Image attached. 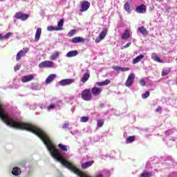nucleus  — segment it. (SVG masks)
<instances>
[{"label":"nucleus","instance_id":"26","mask_svg":"<svg viewBox=\"0 0 177 177\" xmlns=\"http://www.w3.org/2000/svg\"><path fill=\"white\" fill-rule=\"evenodd\" d=\"M143 57H145V55H143L142 54L140 55L139 56L136 57L133 60V64H136L139 63V62H140V60H142V59H143Z\"/></svg>","mask_w":177,"mask_h":177},{"label":"nucleus","instance_id":"13","mask_svg":"<svg viewBox=\"0 0 177 177\" xmlns=\"http://www.w3.org/2000/svg\"><path fill=\"white\" fill-rule=\"evenodd\" d=\"M41 32H42V29L41 28H38L36 30V32H35V42H38V41H39V38H41Z\"/></svg>","mask_w":177,"mask_h":177},{"label":"nucleus","instance_id":"31","mask_svg":"<svg viewBox=\"0 0 177 177\" xmlns=\"http://www.w3.org/2000/svg\"><path fill=\"white\" fill-rule=\"evenodd\" d=\"M75 32H77L76 29L71 30L68 33V37H73V35H75Z\"/></svg>","mask_w":177,"mask_h":177},{"label":"nucleus","instance_id":"28","mask_svg":"<svg viewBox=\"0 0 177 177\" xmlns=\"http://www.w3.org/2000/svg\"><path fill=\"white\" fill-rule=\"evenodd\" d=\"M135 139H136V136H129L126 139V143H132V142H135Z\"/></svg>","mask_w":177,"mask_h":177},{"label":"nucleus","instance_id":"19","mask_svg":"<svg viewBox=\"0 0 177 177\" xmlns=\"http://www.w3.org/2000/svg\"><path fill=\"white\" fill-rule=\"evenodd\" d=\"M78 51L77 50H74L72 51H69L66 54V57H74L75 56H77Z\"/></svg>","mask_w":177,"mask_h":177},{"label":"nucleus","instance_id":"3","mask_svg":"<svg viewBox=\"0 0 177 177\" xmlns=\"http://www.w3.org/2000/svg\"><path fill=\"white\" fill-rule=\"evenodd\" d=\"M15 19L17 20H21V21H26L30 17V16L28 14H24L21 12H16L15 15Z\"/></svg>","mask_w":177,"mask_h":177},{"label":"nucleus","instance_id":"37","mask_svg":"<svg viewBox=\"0 0 177 177\" xmlns=\"http://www.w3.org/2000/svg\"><path fill=\"white\" fill-rule=\"evenodd\" d=\"M21 67V64H17L15 66L14 70L15 71H19Z\"/></svg>","mask_w":177,"mask_h":177},{"label":"nucleus","instance_id":"30","mask_svg":"<svg viewBox=\"0 0 177 177\" xmlns=\"http://www.w3.org/2000/svg\"><path fill=\"white\" fill-rule=\"evenodd\" d=\"M103 125H104V121H103V120H98L97 121V127H98V128H102Z\"/></svg>","mask_w":177,"mask_h":177},{"label":"nucleus","instance_id":"16","mask_svg":"<svg viewBox=\"0 0 177 177\" xmlns=\"http://www.w3.org/2000/svg\"><path fill=\"white\" fill-rule=\"evenodd\" d=\"M94 162H95V161L92 160V161H88V162H86L83 163L82 165V169H86V168H88V167H92V165H93Z\"/></svg>","mask_w":177,"mask_h":177},{"label":"nucleus","instance_id":"24","mask_svg":"<svg viewBox=\"0 0 177 177\" xmlns=\"http://www.w3.org/2000/svg\"><path fill=\"white\" fill-rule=\"evenodd\" d=\"M12 175H15V176H17V175H20L21 174V170H20V168L19 167H14L12 171Z\"/></svg>","mask_w":177,"mask_h":177},{"label":"nucleus","instance_id":"2","mask_svg":"<svg viewBox=\"0 0 177 177\" xmlns=\"http://www.w3.org/2000/svg\"><path fill=\"white\" fill-rule=\"evenodd\" d=\"M107 32H109V29L106 28H102V32L100 33L98 37L95 39V43L99 44L100 41H102L104 38L107 35Z\"/></svg>","mask_w":177,"mask_h":177},{"label":"nucleus","instance_id":"8","mask_svg":"<svg viewBox=\"0 0 177 177\" xmlns=\"http://www.w3.org/2000/svg\"><path fill=\"white\" fill-rule=\"evenodd\" d=\"M34 80V75L31 74L29 75L23 76L21 79V82L26 84V82H30V81H32Z\"/></svg>","mask_w":177,"mask_h":177},{"label":"nucleus","instance_id":"20","mask_svg":"<svg viewBox=\"0 0 177 177\" xmlns=\"http://www.w3.org/2000/svg\"><path fill=\"white\" fill-rule=\"evenodd\" d=\"M56 78V75L51 74L46 80V84H49Z\"/></svg>","mask_w":177,"mask_h":177},{"label":"nucleus","instance_id":"1","mask_svg":"<svg viewBox=\"0 0 177 177\" xmlns=\"http://www.w3.org/2000/svg\"><path fill=\"white\" fill-rule=\"evenodd\" d=\"M82 99L86 102H91L92 100V92L90 88H86L81 93Z\"/></svg>","mask_w":177,"mask_h":177},{"label":"nucleus","instance_id":"4","mask_svg":"<svg viewBox=\"0 0 177 177\" xmlns=\"http://www.w3.org/2000/svg\"><path fill=\"white\" fill-rule=\"evenodd\" d=\"M134 81H135V73H131L128 76L127 80H126V82L124 84L125 86H127L128 88H129V86H132Z\"/></svg>","mask_w":177,"mask_h":177},{"label":"nucleus","instance_id":"46","mask_svg":"<svg viewBox=\"0 0 177 177\" xmlns=\"http://www.w3.org/2000/svg\"><path fill=\"white\" fill-rule=\"evenodd\" d=\"M1 1H2V0H0V2H1Z\"/></svg>","mask_w":177,"mask_h":177},{"label":"nucleus","instance_id":"34","mask_svg":"<svg viewBox=\"0 0 177 177\" xmlns=\"http://www.w3.org/2000/svg\"><path fill=\"white\" fill-rule=\"evenodd\" d=\"M80 121H81V122H88V121H89V118H88L86 116H82L80 118Z\"/></svg>","mask_w":177,"mask_h":177},{"label":"nucleus","instance_id":"39","mask_svg":"<svg viewBox=\"0 0 177 177\" xmlns=\"http://www.w3.org/2000/svg\"><path fill=\"white\" fill-rule=\"evenodd\" d=\"M68 125H69L68 122H65L64 125H63V127H62V128L64 129H67V128H68Z\"/></svg>","mask_w":177,"mask_h":177},{"label":"nucleus","instance_id":"27","mask_svg":"<svg viewBox=\"0 0 177 177\" xmlns=\"http://www.w3.org/2000/svg\"><path fill=\"white\" fill-rule=\"evenodd\" d=\"M64 24V20L60 19L59 21L57 24V30H58V31H60L61 30H63Z\"/></svg>","mask_w":177,"mask_h":177},{"label":"nucleus","instance_id":"38","mask_svg":"<svg viewBox=\"0 0 177 177\" xmlns=\"http://www.w3.org/2000/svg\"><path fill=\"white\" fill-rule=\"evenodd\" d=\"M169 74V71L165 70L162 71V76L165 77V75H168Z\"/></svg>","mask_w":177,"mask_h":177},{"label":"nucleus","instance_id":"44","mask_svg":"<svg viewBox=\"0 0 177 177\" xmlns=\"http://www.w3.org/2000/svg\"><path fill=\"white\" fill-rule=\"evenodd\" d=\"M121 71L122 72L129 71V68H121Z\"/></svg>","mask_w":177,"mask_h":177},{"label":"nucleus","instance_id":"45","mask_svg":"<svg viewBox=\"0 0 177 177\" xmlns=\"http://www.w3.org/2000/svg\"><path fill=\"white\" fill-rule=\"evenodd\" d=\"M0 39H3V36H2V35L0 34Z\"/></svg>","mask_w":177,"mask_h":177},{"label":"nucleus","instance_id":"18","mask_svg":"<svg viewBox=\"0 0 177 177\" xmlns=\"http://www.w3.org/2000/svg\"><path fill=\"white\" fill-rule=\"evenodd\" d=\"M131 37V32H129V30L126 29L123 32L121 38L122 39H128Z\"/></svg>","mask_w":177,"mask_h":177},{"label":"nucleus","instance_id":"17","mask_svg":"<svg viewBox=\"0 0 177 177\" xmlns=\"http://www.w3.org/2000/svg\"><path fill=\"white\" fill-rule=\"evenodd\" d=\"M138 31L142 35H148L149 31L145 28L143 26H140L138 28Z\"/></svg>","mask_w":177,"mask_h":177},{"label":"nucleus","instance_id":"12","mask_svg":"<svg viewBox=\"0 0 177 177\" xmlns=\"http://www.w3.org/2000/svg\"><path fill=\"white\" fill-rule=\"evenodd\" d=\"M136 12L137 13H145L146 12V6L145 4H142L136 7Z\"/></svg>","mask_w":177,"mask_h":177},{"label":"nucleus","instance_id":"7","mask_svg":"<svg viewBox=\"0 0 177 177\" xmlns=\"http://www.w3.org/2000/svg\"><path fill=\"white\" fill-rule=\"evenodd\" d=\"M74 82H75V80L74 79H64L59 81V85L66 86L67 85H71V84H74Z\"/></svg>","mask_w":177,"mask_h":177},{"label":"nucleus","instance_id":"5","mask_svg":"<svg viewBox=\"0 0 177 177\" xmlns=\"http://www.w3.org/2000/svg\"><path fill=\"white\" fill-rule=\"evenodd\" d=\"M39 68H50L53 67V62L44 61L39 64Z\"/></svg>","mask_w":177,"mask_h":177},{"label":"nucleus","instance_id":"29","mask_svg":"<svg viewBox=\"0 0 177 177\" xmlns=\"http://www.w3.org/2000/svg\"><path fill=\"white\" fill-rule=\"evenodd\" d=\"M58 147L62 151H67V146L64 145L63 144H59Z\"/></svg>","mask_w":177,"mask_h":177},{"label":"nucleus","instance_id":"14","mask_svg":"<svg viewBox=\"0 0 177 177\" xmlns=\"http://www.w3.org/2000/svg\"><path fill=\"white\" fill-rule=\"evenodd\" d=\"M124 9L127 12V13L131 14L132 12V7L131 6V3H129V1H127L124 5Z\"/></svg>","mask_w":177,"mask_h":177},{"label":"nucleus","instance_id":"36","mask_svg":"<svg viewBox=\"0 0 177 177\" xmlns=\"http://www.w3.org/2000/svg\"><path fill=\"white\" fill-rule=\"evenodd\" d=\"M55 107H56V104H51L50 106H48L47 107V110H48V111L53 110V109H55Z\"/></svg>","mask_w":177,"mask_h":177},{"label":"nucleus","instance_id":"25","mask_svg":"<svg viewBox=\"0 0 177 177\" xmlns=\"http://www.w3.org/2000/svg\"><path fill=\"white\" fill-rule=\"evenodd\" d=\"M59 56H60V52L55 51L54 54L50 56V59L51 60H57V57H59Z\"/></svg>","mask_w":177,"mask_h":177},{"label":"nucleus","instance_id":"22","mask_svg":"<svg viewBox=\"0 0 177 177\" xmlns=\"http://www.w3.org/2000/svg\"><path fill=\"white\" fill-rule=\"evenodd\" d=\"M91 77V75L88 73H86L83 75V77L81 78V82L83 84H85L88 80H89V77Z\"/></svg>","mask_w":177,"mask_h":177},{"label":"nucleus","instance_id":"23","mask_svg":"<svg viewBox=\"0 0 177 177\" xmlns=\"http://www.w3.org/2000/svg\"><path fill=\"white\" fill-rule=\"evenodd\" d=\"M153 176V174L151 172H149L147 170H143L142 174L140 175L139 177H151Z\"/></svg>","mask_w":177,"mask_h":177},{"label":"nucleus","instance_id":"32","mask_svg":"<svg viewBox=\"0 0 177 177\" xmlns=\"http://www.w3.org/2000/svg\"><path fill=\"white\" fill-rule=\"evenodd\" d=\"M57 28V26H50L47 27L48 31H58V30Z\"/></svg>","mask_w":177,"mask_h":177},{"label":"nucleus","instance_id":"40","mask_svg":"<svg viewBox=\"0 0 177 177\" xmlns=\"http://www.w3.org/2000/svg\"><path fill=\"white\" fill-rule=\"evenodd\" d=\"M140 84L142 85V86H146V81H145V80L142 79L140 81Z\"/></svg>","mask_w":177,"mask_h":177},{"label":"nucleus","instance_id":"43","mask_svg":"<svg viewBox=\"0 0 177 177\" xmlns=\"http://www.w3.org/2000/svg\"><path fill=\"white\" fill-rule=\"evenodd\" d=\"M131 45H132V43L131 42H129L125 46H124V48H129L131 46Z\"/></svg>","mask_w":177,"mask_h":177},{"label":"nucleus","instance_id":"21","mask_svg":"<svg viewBox=\"0 0 177 177\" xmlns=\"http://www.w3.org/2000/svg\"><path fill=\"white\" fill-rule=\"evenodd\" d=\"M110 82H111V81H110V80H109V79H106L104 82H97L96 84H97V86H104L106 85H109V84H110Z\"/></svg>","mask_w":177,"mask_h":177},{"label":"nucleus","instance_id":"15","mask_svg":"<svg viewBox=\"0 0 177 177\" xmlns=\"http://www.w3.org/2000/svg\"><path fill=\"white\" fill-rule=\"evenodd\" d=\"M151 59L154 60V62H157L158 63H164L163 60L160 59V57L157 55V53H153L151 54Z\"/></svg>","mask_w":177,"mask_h":177},{"label":"nucleus","instance_id":"33","mask_svg":"<svg viewBox=\"0 0 177 177\" xmlns=\"http://www.w3.org/2000/svg\"><path fill=\"white\" fill-rule=\"evenodd\" d=\"M150 96V92L146 91L145 93L142 94V99H147Z\"/></svg>","mask_w":177,"mask_h":177},{"label":"nucleus","instance_id":"42","mask_svg":"<svg viewBox=\"0 0 177 177\" xmlns=\"http://www.w3.org/2000/svg\"><path fill=\"white\" fill-rule=\"evenodd\" d=\"M121 68L120 66H113V70H115V71H120V70L121 71Z\"/></svg>","mask_w":177,"mask_h":177},{"label":"nucleus","instance_id":"10","mask_svg":"<svg viewBox=\"0 0 177 177\" xmlns=\"http://www.w3.org/2000/svg\"><path fill=\"white\" fill-rule=\"evenodd\" d=\"M89 6H91V3L88 1H83L81 6L80 12H85L89 9Z\"/></svg>","mask_w":177,"mask_h":177},{"label":"nucleus","instance_id":"6","mask_svg":"<svg viewBox=\"0 0 177 177\" xmlns=\"http://www.w3.org/2000/svg\"><path fill=\"white\" fill-rule=\"evenodd\" d=\"M28 50H30V49H28V48H23L22 50H21L17 54L16 60L17 62H19V60H20V59H21V57H24V56H26L27 55V53L28 52Z\"/></svg>","mask_w":177,"mask_h":177},{"label":"nucleus","instance_id":"11","mask_svg":"<svg viewBox=\"0 0 177 177\" xmlns=\"http://www.w3.org/2000/svg\"><path fill=\"white\" fill-rule=\"evenodd\" d=\"M91 93H93L94 96H99V95L102 93V88L99 87H93L91 88Z\"/></svg>","mask_w":177,"mask_h":177},{"label":"nucleus","instance_id":"41","mask_svg":"<svg viewBox=\"0 0 177 177\" xmlns=\"http://www.w3.org/2000/svg\"><path fill=\"white\" fill-rule=\"evenodd\" d=\"M162 108L160 106H159L156 109L155 111L156 113H160V111H162Z\"/></svg>","mask_w":177,"mask_h":177},{"label":"nucleus","instance_id":"9","mask_svg":"<svg viewBox=\"0 0 177 177\" xmlns=\"http://www.w3.org/2000/svg\"><path fill=\"white\" fill-rule=\"evenodd\" d=\"M72 44H85V39L81 37H73L71 39Z\"/></svg>","mask_w":177,"mask_h":177},{"label":"nucleus","instance_id":"35","mask_svg":"<svg viewBox=\"0 0 177 177\" xmlns=\"http://www.w3.org/2000/svg\"><path fill=\"white\" fill-rule=\"evenodd\" d=\"M12 35V32H9L6 35L3 36V39H8V38H10Z\"/></svg>","mask_w":177,"mask_h":177}]
</instances>
